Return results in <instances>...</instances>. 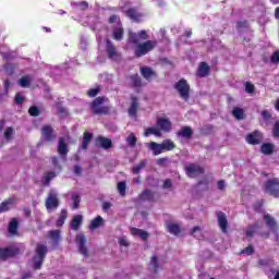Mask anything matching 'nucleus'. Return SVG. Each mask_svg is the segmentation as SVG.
Segmentation results:
<instances>
[{
  "instance_id": "nucleus-28",
  "label": "nucleus",
  "mask_w": 279,
  "mask_h": 279,
  "mask_svg": "<svg viewBox=\"0 0 279 279\" xmlns=\"http://www.w3.org/2000/svg\"><path fill=\"white\" fill-rule=\"evenodd\" d=\"M82 225H83V216L81 215L73 216L71 221V230L78 231Z\"/></svg>"
},
{
  "instance_id": "nucleus-10",
  "label": "nucleus",
  "mask_w": 279,
  "mask_h": 279,
  "mask_svg": "<svg viewBox=\"0 0 279 279\" xmlns=\"http://www.w3.org/2000/svg\"><path fill=\"white\" fill-rule=\"evenodd\" d=\"M59 206L60 201L58 194L50 192V194H48L47 198L45 199V208H47V210H56L59 208Z\"/></svg>"
},
{
  "instance_id": "nucleus-56",
  "label": "nucleus",
  "mask_w": 279,
  "mask_h": 279,
  "mask_svg": "<svg viewBox=\"0 0 279 279\" xmlns=\"http://www.w3.org/2000/svg\"><path fill=\"white\" fill-rule=\"evenodd\" d=\"M204 185L206 186V189H204V191H208L209 190V180L207 179H202L196 183V186H201Z\"/></svg>"
},
{
  "instance_id": "nucleus-4",
  "label": "nucleus",
  "mask_w": 279,
  "mask_h": 279,
  "mask_svg": "<svg viewBox=\"0 0 279 279\" xmlns=\"http://www.w3.org/2000/svg\"><path fill=\"white\" fill-rule=\"evenodd\" d=\"M174 89L184 101L190 100L191 86L185 78L175 82Z\"/></svg>"
},
{
  "instance_id": "nucleus-15",
  "label": "nucleus",
  "mask_w": 279,
  "mask_h": 279,
  "mask_svg": "<svg viewBox=\"0 0 279 279\" xmlns=\"http://www.w3.org/2000/svg\"><path fill=\"white\" fill-rule=\"evenodd\" d=\"M96 146L100 147L104 150H108L112 148V141L108 137L97 136L96 137Z\"/></svg>"
},
{
  "instance_id": "nucleus-20",
  "label": "nucleus",
  "mask_w": 279,
  "mask_h": 279,
  "mask_svg": "<svg viewBox=\"0 0 279 279\" xmlns=\"http://www.w3.org/2000/svg\"><path fill=\"white\" fill-rule=\"evenodd\" d=\"M264 221L265 225H267V227L269 228V230H271V232L276 233L279 231V226L277 225V221L270 215H264Z\"/></svg>"
},
{
  "instance_id": "nucleus-53",
  "label": "nucleus",
  "mask_w": 279,
  "mask_h": 279,
  "mask_svg": "<svg viewBox=\"0 0 279 279\" xmlns=\"http://www.w3.org/2000/svg\"><path fill=\"white\" fill-rule=\"evenodd\" d=\"M52 166H54V169L60 172H62V166L59 162V157H52Z\"/></svg>"
},
{
  "instance_id": "nucleus-29",
  "label": "nucleus",
  "mask_w": 279,
  "mask_h": 279,
  "mask_svg": "<svg viewBox=\"0 0 279 279\" xmlns=\"http://www.w3.org/2000/svg\"><path fill=\"white\" fill-rule=\"evenodd\" d=\"M100 227H104V218L101 216H97L89 222V230L94 231L99 229Z\"/></svg>"
},
{
  "instance_id": "nucleus-35",
  "label": "nucleus",
  "mask_w": 279,
  "mask_h": 279,
  "mask_svg": "<svg viewBox=\"0 0 279 279\" xmlns=\"http://www.w3.org/2000/svg\"><path fill=\"white\" fill-rule=\"evenodd\" d=\"M231 113H232V117H234L239 121L246 119V114L244 113V110L240 107H234Z\"/></svg>"
},
{
  "instance_id": "nucleus-21",
  "label": "nucleus",
  "mask_w": 279,
  "mask_h": 279,
  "mask_svg": "<svg viewBox=\"0 0 279 279\" xmlns=\"http://www.w3.org/2000/svg\"><path fill=\"white\" fill-rule=\"evenodd\" d=\"M57 153H59V155L61 157H66V155L69 154V146H68L66 140L64 137L59 138V145L57 146Z\"/></svg>"
},
{
  "instance_id": "nucleus-55",
  "label": "nucleus",
  "mask_w": 279,
  "mask_h": 279,
  "mask_svg": "<svg viewBox=\"0 0 279 279\" xmlns=\"http://www.w3.org/2000/svg\"><path fill=\"white\" fill-rule=\"evenodd\" d=\"M272 136L279 138V121L274 122Z\"/></svg>"
},
{
  "instance_id": "nucleus-30",
  "label": "nucleus",
  "mask_w": 279,
  "mask_h": 279,
  "mask_svg": "<svg viewBox=\"0 0 279 279\" xmlns=\"http://www.w3.org/2000/svg\"><path fill=\"white\" fill-rule=\"evenodd\" d=\"M148 147L150 150H153L154 156L161 155L162 153L166 151V149L161 147L159 144H157L156 142H150Z\"/></svg>"
},
{
  "instance_id": "nucleus-26",
  "label": "nucleus",
  "mask_w": 279,
  "mask_h": 279,
  "mask_svg": "<svg viewBox=\"0 0 279 279\" xmlns=\"http://www.w3.org/2000/svg\"><path fill=\"white\" fill-rule=\"evenodd\" d=\"M137 108H140V102L137 101V97L136 96H131V105H130V108H129V116L130 117H136Z\"/></svg>"
},
{
  "instance_id": "nucleus-61",
  "label": "nucleus",
  "mask_w": 279,
  "mask_h": 279,
  "mask_svg": "<svg viewBox=\"0 0 279 279\" xmlns=\"http://www.w3.org/2000/svg\"><path fill=\"white\" fill-rule=\"evenodd\" d=\"M76 5L81 11H86L88 9V2L86 1L77 2Z\"/></svg>"
},
{
  "instance_id": "nucleus-48",
  "label": "nucleus",
  "mask_w": 279,
  "mask_h": 279,
  "mask_svg": "<svg viewBox=\"0 0 279 279\" xmlns=\"http://www.w3.org/2000/svg\"><path fill=\"white\" fill-rule=\"evenodd\" d=\"M39 108L36 107V106H32L28 108V116L33 117V118H36V117H39Z\"/></svg>"
},
{
  "instance_id": "nucleus-12",
  "label": "nucleus",
  "mask_w": 279,
  "mask_h": 279,
  "mask_svg": "<svg viewBox=\"0 0 279 279\" xmlns=\"http://www.w3.org/2000/svg\"><path fill=\"white\" fill-rule=\"evenodd\" d=\"M106 53L108 54V59H117L120 53L116 48V45L112 44L111 39H106Z\"/></svg>"
},
{
  "instance_id": "nucleus-16",
  "label": "nucleus",
  "mask_w": 279,
  "mask_h": 279,
  "mask_svg": "<svg viewBox=\"0 0 279 279\" xmlns=\"http://www.w3.org/2000/svg\"><path fill=\"white\" fill-rule=\"evenodd\" d=\"M175 136L184 138L186 141H191V138H193V129H191V126L189 125L182 126L181 130L175 132Z\"/></svg>"
},
{
  "instance_id": "nucleus-13",
  "label": "nucleus",
  "mask_w": 279,
  "mask_h": 279,
  "mask_svg": "<svg viewBox=\"0 0 279 279\" xmlns=\"http://www.w3.org/2000/svg\"><path fill=\"white\" fill-rule=\"evenodd\" d=\"M186 175H199L205 173V169L202 168L199 165L191 163L185 167Z\"/></svg>"
},
{
  "instance_id": "nucleus-11",
  "label": "nucleus",
  "mask_w": 279,
  "mask_h": 279,
  "mask_svg": "<svg viewBox=\"0 0 279 279\" xmlns=\"http://www.w3.org/2000/svg\"><path fill=\"white\" fill-rule=\"evenodd\" d=\"M125 16L130 19V21L134 23H141L142 17L144 14H142L136 8H130L125 11Z\"/></svg>"
},
{
  "instance_id": "nucleus-22",
  "label": "nucleus",
  "mask_w": 279,
  "mask_h": 279,
  "mask_svg": "<svg viewBox=\"0 0 279 279\" xmlns=\"http://www.w3.org/2000/svg\"><path fill=\"white\" fill-rule=\"evenodd\" d=\"M138 199H141L142 202L155 203V193L151 190L146 189L141 193V195H138Z\"/></svg>"
},
{
  "instance_id": "nucleus-14",
  "label": "nucleus",
  "mask_w": 279,
  "mask_h": 279,
  "mask_svg": "<svg viewBox=\"0 0 279 279\" xmlns=\"http://www.w3.org/2000/svg\"><path fill=\"white\" fill-rule=\"evenodd\" d=\"M76 243L78 245L80 254L88 256V251L86 247V236L84 235V233H80L76 235Z\"/></svg>"
},
{
  "instance_id": "nucleus-23",
  "label": "nucleus",
  "mask_w": 279,
  "mask_h": 279,
  "mask_svg": "<svg viewBox=\"0 0 279 279\" xmlns=\"http://www.w3.org/2000/svg\"><path fill=\"white\" fill-rule=\"evenodd\" d=\"M130 233L133 236H138L141 238L143 241H147L149 238V233L145 230L142 229H137L136 227H131L130 228Z\"/></svg>"
},
{
  "instance_id": "nucleus-60",
  "label": "nucleus",
  "mask_w": 279,
  "mask_h": 279,
  "mask_svg": "<svg viewBox=\"0 0 279 279\" xmlns=\"http://www.w3.org/2000/svg\"><path fill=\"white\" fill-rule=\"evenodd\" d=\"M13 135V128H7L5 133H3V136L7 141H10L11 136Z\"/></svg>"
},
{
  "instance_id": "nucleus-42",
  "label": "nucleus",
  "mask_w": 279,
  "mask_h": 279,
  "mask_svg": "<svg viewBox=\"0 0 279 279\" xmlns=\"http://www.w3.org/2000/svg\"><path fill=\"white\" fill-rule=\"evenodd\" d=\"M48 236L56 243L60 242V230H50L48 231Z\"/></svg>"
},
{
  "instance_id": "nucleus-5",
  "label": "nucleus",
  "mask_w": 279,
  "mask_h": 279,
  "mask_svg": "<svg viewBox=\"0 0 279 279\" xmlns=\"http://www.w3.org/2000/svg\"><path fill=\"white\" fill-rule=\"evenodd\" d=\"M264 190L269 195L274 196V198H279V179L272 178L264 183Z\"/></svg>"
},
{
  "instance_id": "nucleus-62",
  "label": "nucleus",
  "mask_w": 279,
  "mask_h": 279,
  "mask_svg": "<svg viewBox=\"0 0 279 279\" xmlns=\"http://www.w3.org/2000/svg\"><path fill=\"white\" fill-rule=\"evenodd\" d=\"M271 62L279 63V50L274 51V53L271 56Z\"/></svg>"
},
{
  "instance_id": "nucleus-33",
  "label": "nucleus",
  "mask_w": 279,
  "mask_h": 279,
  "mask_svg": "<svg viewBox=\"0 0 279 279\" xmlns=\"http://www.w3.org/2000/svg\"><path fill=\"white\" fill-rule=\"evenodd\" d=\"M66 218H68V210L61 209L59 218H57V221H56V227L57 228L63 227L64 222L66 221Z\"/></svg>"
},
{
  "instance_id": "nucleus-54",
  "label": "nucleus",
  "mask_w": 279,
  "mask_h": 279,
  "mask_svg": "<svg viewBox=\"0 0 279 279\" xmlns=\"http://www.w3.org/2000/svg\"><path fill=\"white\" fill-rule=\"evenodd\" d=\"M72 201H73V209H78L80 203H81V197L78 196V194H74L72 196Z\"/></svg>"
},
{
  "instance_id": "nucleus-47",
  "label": "nucleus",
  "mask_w": 279,
  "mask_h": 279,
  "mask_svg": "<svg viewBox=\"0 0 279 279\" xmlns=\"http://www.w3.org/2000/svg\"><path fill=\"white\" fill-rule=\"evenodd\" d=\"M150 266H153L154 269V274L157 275L158 274V257L156 255H154L153 257H150Z\"/></svg>"
},
{
  "instance_id": "nucleus-36",
  "label": "nucleus",
  "mask_w": 279,
  "mask_h": 279,
  "mask_svg": "<svg viewBox=\"0 0 279 279\" xmlns=\"http://www.w3.org/2000/svg\"><path fill=\"white\" fill-rule=\"evenodd\" d=\"M166 151H172L173 149H177V145L171 140H165L161 144H159Z\"/></svg>"
},
{
  "instance_id": "nucleus-46",
  "label": "nucleus",
  "mask_w": 279,
  "mask_h": 279,
  "mask_svg": "<svg viewBox=\"0 0 279 279\" xmlns=\"http://www.w3.org/2000/svg\"><path fill=\"white\" fill-rule=\"evenodd\" d=\"M254 245H248L246 248L240 251L239 255L252 256L254 254Z\"/></svg>"
},
{
  "instance_id": "nucleus-59",
  "label": "nucleus",
  "mask_w": 279,
  "mask_h": 279,
  "mask_svg": "<svg viewBox=\"0 0 279 279\" xmlns=\"http://www.w3.org/2000/svg\"><path fill=\"white\" fill-rule=\"evenodd\" d=\"M163 190L172 189V179H166L162 184Z\"/></svg>"
},
{
  "instance_id": "nucleus-1",
  "label": "nucleus",
  "mask_w": 279,
  "mask_h": 279,
  "mask_svg": "<svg viewBox=\"0 0 279 279\" xmlns=\"http://www.w3.org/2000/svg\"><path fill=\"white\" fill-rule=\"evenodd\" d=\"M149 34L146 29H141L137 33L129 32V45L135 46L134 57L141 59L156 49L158 41L156 39L148 40Z\"/></svg>"
},
{
  "instance_id": "nucleus-6",
  "label": "nucleus",
  "mask_w": 279,
  "mask_h": 279,
  "mask_svg": "<svg viewBox=\"0 0 279 279\" xmlns=\"http://www.w3.org/2000/svg\"><path fill=\"white\" fill-rule=\"evenodd\" d=\"M40 136L45 143H53L58 138V134L51 125H44L40 129Z\"/></svg>"
},
{
  "instance_id": "nucleus-3",
  "label": "nucleus",
  "mask_w": 279,
  "mask_h": 279,
  "mask_svg": "<svg viewBox=\"0 0 279 279\" xmlns=\"http://www.w3.org/2000/svg\"><path fill=\"white\" fill-rule=\"evenodd\" d=\"M48 253L47 245L38 244L35 248V256L32 257L33 270H39Z\"/></svg>"
},
{
  "instance_id": "nucleus-2",
  "label": "nucleus",
  "mask_w": 279,
  "mask_h": 279,
  "mask_svg": "<svg viewBox=\"0 0 279 279\" xmlns=\"http://www.w3.org/2000/svg\"><path fill=\"white\" fill-rule=\"evenodd\" d=\"M109 102V98L105 96H98L94 98L92 102H89V110L92 111L93 116L97 117H108L111 114V106L105 105Z\"/></svg>"
},
{
  "instance_id": "nucleus-40",
  "label": "nucleus",
  "mask_w": 279,
  "mask_h": 279,
  "mask_svg": "<svg viewBox=\"0 0 279 279\" xmlns=\"http://www.w3.org/2000/svg\"><path fill=\"white\" fill-rule=\"evenodd\" d=\"M145 136H149V135H155L157 137H161V131L160 129H156V128H148L145 130Z\"/></svg>"
},
{
  "instance_id": "nucleus-44",
  "label": "nucleus",
  "mask_w": 279,
  "mask_h": 279,
  "mask_svg": "<svg viewBox=\"0 0 279 279\" xmlns=\"http://www.w3.org/2000/svg\"><path fill=\"white\" fill-rule=\"evenodd\" d=\"M259 228V222L256 221L254 225H252L251 227H248V229L246 230V236L247 238H253L255 234L256 229Z\"/></svg>"
},
{
  "instance_id": "nucleus-7",
  "label": "nucleus",
  "mask_w": 279,
  "mask_h": 279,
  "mask_svg": "<svg viewBox=\"0 0 279 279\" xmlns=\"http://www.w3.org/2000/svg\"><path fill=\"white\" fill-rule=\"evenodd\" d=\"M21 254V248L15 246H7V247H0V260L7 262L8 259L13 258L14 256H17Z\"/></svg>"
},
{
  "instance_id": "nucleus-41",
  "label": "nucleus",
  "mask_w": 279,
  "mask_h": 279,
  "mask_svg": "<svg viewBox=\"0 0 279 279\" xmlns=\"http://www.w3.org/2000/svg\"><path fill=\"white\" fill-rule=\"evenodd\" d=\"M57 177V173L54 171H49L44 174L43 180L46 185L50 184L51 180H53Z\"/></svg>"
},
{
  "instance_id": "nucleus-43",
  "label": "nucleus",
  "mask_w": 279,
  "mask_h": 279,
  "mask_svg": "<svg viewBox=\"0 0 279 279\" xmlns=\"http://www.w3.org/2000/svg\"><path fill=\"white\" fill-rule=\"evenodd\" d=\"M126 144L133 148L136 146V143H137V137L136 135H134L133 133L129 134V136H126Z\"/></svg>"
},
{
  "instance_id": "nucleus-8",
  "label": "nucleus",
  "mask_w": 279,
  "mask_h": 279,
  "mask_svg": "<svg viewBox=\"0 0 279 279\" xmlns=\"http://www.w3.org/2000/svg\"><path fill=\"white\" fill-rule=\"evenodd\" d=\"M264 141L262 131L255 130L246 135V143L251 146H258Z\"/></svg>"
},
{
  "instance_id": "nucleus-31",
  "label": "nucleus",
  "mask_w": 279,
  "mask_h": 279,
  "mask_svg": "<svg viewBox=\"0 0 279 279\" xmlns=\"http://www.w3.org/2000/svg\"><path fill=\"white\" fill-rule=\"evenodd\" d=\"M92 140L93 133L85 131L83 134V144L81 145V148H83V150H87L88 145L92 143Z\"/></svg>"
},
{
  "instance_id": "nucleus-51",
  "label": "nucleus",
  "mask_w": 279,
  "mask_h": 279,
  "mask_svg": "<svg viewBox=\"0 0 279 279\" xmlns=\"http://www.w3.org/2000/svg\"><path fill=\"white\" fill-rule=\"evenodd\" d=\"M244 88H245L246 93L250 95L255 93V86L251 82L244 83Z\"/></svg>"
},
{
  "instance_id": "nucleus-27",
  "label": "nucleus",
  "mask_w": 279,
  "mask_h": 279,
  "mask_svg": "<svg viewBox=\"0 0 279 279\" xmlns=\"http://www.w3.org/2000/svg\"><path fill=\"white\" fill-rule=\"evenodd\" d=\"M260 154L265 156H270L275 154V144L264 143L260 145Z\"/></svg>"
},
{
  "instance_id": "nucleus-45",
  "label": "nucleus",
  "mask_w": 279,
  "mask_h": 279,
  "mask_svg": "<svg viewBox=\"0 0 279 279\" xmlns=\"http://www.w3.org/2000/svg\"><path fill=\"white\" fill-rule=\"evenodd\" d=\"M236 31L250 29V23L247 21H239L235 25Z\"/></svg>"
},
{
  "instance_id": "nucleus-18",
  "label": "nucleus",
  "mask_w": 279,
  "mask_h": 279,
  "mask_svg": "<svg viewBox=\"0 0 279 279\" xmlns=\"http://www.w3.org/2000/svg\"><path fill=\"white\" fill-rule=\"evenodd\" d=\"M218 217V226L220 228V231H222L225 234L228 233V220H227V216L225 213L219 211L217 214Z\"/></svg>"
},
{
  "instance_id": "nucleus-64",
  "label": "nucleus",
  "mask_w": 279,
  "mask_h": 279,
  "mask_svg": "<svg viewBox=\"0 0 279 279\" xmlns=\"http://www.w3.org/2000/svg\"><path fill=\"white\" fill-rule=\"evenodd\" d=\"M82 172H83V169L81 168L80 165H75V167H73V173H75L76 175H81Z\"/></svg>"
},
{
  "instance_id": "nucleus-24",
  "label": "nucleus",
  "mask_w": 279,
  "mask_h": 279,
  "mask_svg": "<svg viewBox=\"0 0 279 279\" xmlns=\"http://www.w3.org/2000/svg\"><path fill=\"white\" fill-rule=\"evenodd\" d=\"M112 39L117 41H121L124 39V27L120 24V26L113 27L112 29Z\"/></svg>"
},
{
  "instance_id": "nucleus-34",
  "label": "nucleus",
  "mask_w": 279,
  "mask_h": 279,
  "mask_svg": "<svg viewBox=\"0 0 279 279\" xmlns=\"http://www.w3.org/2000/svg\"><path fill=\"white\" fill-rule=\"evenodd\" d=\"M167 231L174 236H178L181 233V227H179L177 223L169 222L167 223Z\"/></svg>"
},
{
  "instance_id": "nucleus-39",
  "label": "nucleus",
  "mask_w": 279,
  "mask_h": 279,
  "mask_svg": "<svg viewBox=\"0 0 279 279\" xmlns=\"http://www.w3.org/2000/svg\"><path fill=\"white\" fill-rule=\"evenodd\" d=\"M12 204H13V201L11 198L0 203V214L8 213Z\"/></svg>"
},
{
  "instance_id": "nucleus-52",
  "label": "nucleus",
  "mask_w": 279,
  "mask_h": 279,
  "mask_svg": "<svg viewBox=\"0 0 279 279\" xmlns=\"http://www.w3.org/2000/svg\"><path fill=\"white\" fill-rule=\"evenodd\" d=\"M260 117L265 122H269L272 119L271 113L268 110H262Z\"/></svg>"
},
{
  "instance_id": "nucleus-63",
  "label": "nucleus",
  "mask_w": 279,
  "mask_h": 279,
  "mask_svg": "<svg viewBox=\"0 0 279 279\" xmlns=\"http://www.w3.org/2000/svg\"><path fill=\"white\" fill-rule=\"evenodd\" d=\"M169 161V158H158L157 159V166L158 167H165V165H166V162H168Z\"/></svg>"
},
{
  "instance_id": "nucleus-38",
  "label": "nucleus",
  "mask_w": 279,
  "mask_h": 279,
  "mask_svg": "<svg viewBox=\"0 0 279 279\" xmlns=\"http://www.w3.org/2000/svg\"><path fill=\"white\" fill-rule=\"evenodd\" d=\"M146 167V160L143 159L141 162H138V165L134 166L132 169H131V172L135 175L140 174L141 173V170H144Z\"/></svg>"
},
{
  "instance_id": "nucleus-9",
  "label": "nucleus",
  "mask_w": 279,
  "mask_h": 279,
  "mask_svg": "<svg viewBox=\"0 0 279 279\" xmlns=\"http://www.w3.org/2000/svg\"><path fill=\"white\" fill-rule=\"evenodd\" d=\"M125 80H126V87L129 88L140 89L144 87V83L142 82L140 74H130L125 77Z\"/></svg>"
},
{
  "instance_id": "nucleus-37",
  "label": "nucleus",
  "mask_w": 279,
  "mask_h": 279,
  "mask_svg": "<svg viewBox=\"0 0 279 279\" xmlns=\"http://www.w3.org/2000/svg\"><path fill=\"white\" fill-rule=\"evenodd\" d=\"M31 83H32L31 75H24L22 78H20L19 86L22 88H27L31 86Z\"/></svg>"
},
{
  "instance_id": "nucleus-50",
  "label": "nucleus",
  "mask_w": 279,
  "mask_h": 279,
  "mask_svg": "<svg viewBox=\"0 0 279 279\" xmlns=\"http://www.w3.org/2000/svg\"><path fill=\"white\" fill-rule=\"evenodd\" d=\"M99 93H100V88H99V87L92 88V89H88V90H87V96H88L89 98H96L97 95H99Z\"/></svg>"
},
{
  "instance_id": "nucleus-57",
  "label": "nucleus",
  "mask_w": 279,
  "mask_h": 279,
  "mask_svg": "<svg viewBox=\"0 0 279 279\" xmlns=\"http://www.w3.org/2000/svg\"><path fill=\"white\" fill-rule=\"evenodd\" d=\"M25 101V97L21 95V93L15 94L14 102L17 105H22Z\"/></svg>"
},
{
  "instance_id": "nucleus-17",
  "label": "nucleus",
  "mask_w": 279,
  "mask_h": 279,
  "mask_svg": "<svg viewBox=\"0 0 279 279\" xmlns=\"http://www.w3.org/2000/svg\"><path fill=\"white\" fill-rule=\"evenodd\" d=\"M141 75L148 82H151L153 78H157V72H154V70L149 66H142Z\"/></svg>"
},
{
  "instance_id": "nucleus-19",
  "label": "nucleus",
  "mask_w": 279,
  "mask_h": 279,
  "mask_svg": "<svg viewBox=\"0 0 279 279\" xmlns=\"http://www.w3.org/2000/svg\"><path fill=\"white\" fill-rule=\"evenodd\" d=\"M157 126L159 128V130L166 133H169L170 131H172V122H170L168 119H165V118L157 119Z\"/></svg>"
},
{
  "instance_id": "nucleus-58",
  "label": "nucleus",
  "mask_w": 279,
  "mask_h": 279,
  "mask_svg": "<svg viewBox=\"0 0 279 279\" xmlns=\"http://www.w3.org/2000/svg\"><path fill=\"white\" fill-rule=\"evenodd\" d=\"M108 23H109L110 25H112L113 23H120V17H119V15H117V14L110 15V17L108 19Z\"/></svg>"
},
{
  "instance_id": "nucleus-25",
  "label": "nucleus",
  "mask_w": 279,
  "mask_h": 279,
  "mask_svg": "<svg viewBox=\"0 0 279 279\" xmlns=\"http://www.w3.org/2000/svg\"><path fill=\"white\" fill-rule=\"evenodd\" d=\"M210 68L206 62H199L198 71L196 72V76L198 77H207L209 75Z\"/></svg>"
},
{
  "instance_id": "nucleus-49",
  "label": "nucleus",
  "mask_w": 279,
  "mask_h": 279,
  "mask_svg": "<svg viewBox=\"0 0 279 279\" xmlns=\"http://www.w3.org/2000/svg\"><path fill=\"white\" fill-rule=\"evenodd\" d=\"M128 186L125 185V182H118V193H120L121 197L125 196V190Z\"/></svg>"
},
{
  "instance_id": "nucleus-32",
  "label": "nucleus",
  "mask_w": 279,
  "mask_h": 279,
  "mask_svg": "<svg viewBox=\"0 0 279 279\" xmlns=\"http://www.w3.org/2000/svg\"><path fill=\"white\" fill-rule=\"evenodd\" d=\"M19 230V221L17 218H12L10 223L8 225V232H10L11 235L17 234Z\"/></svg>"
}]
</instances>
